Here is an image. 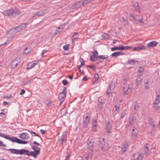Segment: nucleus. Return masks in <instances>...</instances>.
<instances>
[{
    "label": "nucleus",
    "instance_id": "f257e3e1",
    "mask_svg": "<svg viewBox=\"0 0 160 160\" xmlns=\"http://www.w3.org/2000/svg\"><path fill=\"white\" fill-rule=\"evenodd\" d=\"M2 13L5 16L14 17L19 15L21 13V12L18 10H13L11 8L8 10H4L3 12Z\"/></svg>",
    "mask_w": 160,
    "mask_h": 160
},
{
    "label": "nucleus",
    "instance_id": "f03ea898",
    "mask_svg": "<svg viewBox=\"0 0 160 160\" xmlns=\"http://www.w3.org/2000/svg\"><path fill=\"white\" fill-rule=\"evenodd\" d=\"M19 26L12 28L11 29L9 30L8 32L7 33L8 35L10 34H12V36L10 38V40L11 39L13 38V36L17 32H20L21 30V29L20 28Z\"/></svg>",
    "mask_w": 160,
    "mask_h": 160
},
{
    "label": "nucleus",
    "instance_id": "7ed1b4c3",
    "mask_svg": "<svg viewBox=\"0 0 160 160\" xmlns=\"http://www.w3.org/2000/svg\"><path fill=\"white\" fill-rule=\"evenodd\" d=\"M24 155H27L29 156H30L33 157L35 158L37 157V155H38L40 151H31L30 152L28 150L25 149Z\"/></svg>",
    "mask_w": 160,
    "mask_h": 160
},
{
    "label": "nucleus",
    "instance_id": "20e7f679",
    "mask_svg": "<svg viewBox=\"0 0 160 160\" xmlns=\"http://www.w3.org/2000/svg\"><path fill=\"white\" fill-rule=\"evenodd\" d=\"M90 118V114L88 113H86L83 116V125L84 127H86L88 124Z\"/></svg>",
    "mask_w": 160,
    "mask_h": 160
},
{
    "label": "nucleus",
    "instance_id": "39448f33",
    "mask_svg": "<svg viewBox=\"0 0 160 160\" xmlns=\"http://www.w3.org/2000/svg\"><path fill=\"white\" fill-rule=\"evenodd\" d=\"M10 151L11 153L12 154H24L25 149H16L11 148L8 149Z\"/></svg>",
    "mask_w": 160,
    "mask_h": 160
},
{
    "label": "nucleus",
    "instance_id": "423d86ee",
    "mask_svg": "<svg viewBox=\"0 0 160 160\" xmlns=\"http://www.w3.org/2000/svg\"><path fill=\"white\" fill-rule=\"evenodd\" d=\"M85 4L84 0H82L76 2L73 5L72 8L73 9L78 8Z\"/></svg>",
    "mask_w": 160,
    "mask_h": 160
},
{
    "label": "nucleus",
    "instance_id": "0eeeda50",
    "mask_svg": "<svg viewBox=\"0 0 160 160\" xmlns=\"http://www.w3.org/2000/svg\"><path fill=\"white\" fill-rule=\"evenodd\" d=\"M5 138L10 140L12 142L18 143L19 139L16 137H10L9 135L6 134Z\"/></svg>",
    "mask_w": 160,
    "mask_h": 160
},
{
    "label": "nucleus",
    "instance_id": "6e6552de",
    "mask_svg": "<svg viewBox=\"0 0 160 160\" xmlns=\"http://www.w3.org/2000/svg\"><path fill=\"white\" fill-rule=\"evenodd\" d=\"M93 142L89 141L88 143V148L90 150L89 152V155L92 156V150L93 149Z\"/></svg>",
    "mask_w": 160,
    "mask_h": 160
},
{
    "label": "nucleus",
    "instance_id": "1a4fd4ad",
    "mask_svg": "<svg viewBox=\"0 0 160 160\" xmlns=\"http://www.w3.org/2000/svg\"><path fill=\"white\" fill-rule=\"evenodd\" d=\"M21 61V59L19 58H16L11 63V66L13 68H16Z\"/></svg>",
    "mask_w": 160,
    "mask_h": 160
},
{
    "label": "nucleus",
    "instance_id": "9d476101",
    "mask_svg": "<svg viewBox=\"0 0 160 160\" xmlns=\"http://www.w3.org/2000/svg\"><path fill=\"white\" fill-rule=\"evenodd\" d=\"M65 98V94L63 93H60L58 95V98L60 103L59 105H60L62 102L64 100Z\"/></svg>",
    "mask_w": 160,
    "mask_h": 160
},
{
    "label": "nucleus",
    "instance_id": "9b49d317",
    "mask_svg": "<svg viewBox=\"0 0 160 160\" xmlns=\"http://www.w3.org/2000/svg\"><path fill=\"white\" fill-rule=\"evenodd\" d=\"M142 157L140 154H134L132 158V160H142Z\"/></svg>",
    "mask_w": 160,
    "mask_h": 160
},
{
    "label": "nucleus",
    "instance_id": "f8f14e48",
    "mask_svg": "<svg viewBox=\"0 0 160 160\" xmlns=\"http://www.w3.org/2000/svg\"><path fill=\"white\" fill-rule=\"evenodd\" d=\"M67 136L65 134H63L59 140V142L61 144L63 145L64 143L66 142L67 140Z\"/></svg>",
    "mask_w": 160,
    "mask_h": 160
},
{
    "label": "nucleus",
    "instance_id": "ddd939ff",
    "mask_svg": "<svg viewBox=\"0 0 160 160\" xmlns=\"http://www.w3.org/2000/svg\"><path fill=\"white\" fill-rule=\"evenodd\" d=\"M99 146V147L101 149H102L104 148L105 145V143L104 142V138H99L98 141Z\"/></svg>",
    "mask_w": 160,
    "mask_h": 160
},
{
    "label": "nucleus",
    "instance_id": "4468645a",
    "mask_svg": "<svg viewBox=\"0 0 160 160\" xmlns=\"http://www.w3.org/2000/svg\"><path fill=\"white\" fill-rule=\"evenodd\" d=\"M134 115L132 114H131L130 115L129 120V125H133L134 123Z\"/></svg>",
    "mask_w": 160,
    "mask_h": 160
},
{
    "label": "nucleus",
    "instance_id": "2eb2a0df",
    "mask_svg": "<svg viewBox=\"0 0 160 160\" xmlns=\"http://www.w3.org/2000/svg\"><path fill=\"white\" fill-rule=\"evenodd\" d=\"M128 63L129 65H137L138 61L134 59H130L128 60Z\"/></svg>",
    "mask_w": 160,
    "mask_h": 160
},
{
    "label": "nucleus",
    "instance_id": "dca6fc26",
    "mask_svg": "<svg viewBox=\"0 0 160 160\" xmlns=\"http://www.w3.org/2000/svg\"><path fill=\"white\" fill-rule=\"evenodd\" d=\"M27 135H28V134L23 132L21 134H19V137L20 138L23 140H25L26 139H27L29 138V137H27Z\"/></svg>",
    "mask_w": 160,
    "mask_h": 160
},
{
    "label": "nucleus",
    "instance_id": "f3484780",
    "mask_svg": "<svg viewBox=\"0 0 160 160\" xmlns=\"http://www.w3.org/2000/svg\"><path fill=\"white\" fill-rule=\"evenodd\" d=\"M147 48L144 45H142L141 46H138L133 48V50L134 51H138L141 50H146L147 49Z\"/></svg>",
    "mask_w": 160,
    "mask_h": 160
},
{
    "label": "nucleus",
    "instance_id": "a211bd4d",
    "mask_svg": "<svg viewBox=\"0 0 160 160\" xmlns=\"http://www.w3.org/2000/svg\"><path fill=\"white\" fill-rule=\"evenodd\" d=\"M158 43V42L155 41H153L149 42L147 46L148 47H153L156 46Z\"/></svg>",
    "mask_w": 160,
    "mask_h": 160
},
{
    "label": "nucleus",
    "instance_id": "6ab92c4d",
    "mask_svg": "<svg viewBox=\"0 0 160 160\" xmlns=\"http://www.w3.org/2000/svg\"><path fill=\"white\" fill-rule=\"evenodd\" d=\"M106 125L107 132L108 133H110V131L112 128V126L110 123L109 122H106Z\"/></svg>",
    "mask_w": 160,
    "mask_h": 160
},
{
    "label": "nucleus",
    "instance_id": "aec40b11",
    "mask_svg": "<svg viewBox=\"0 0 160 160\" xmlns=\"http://www.w3.org/2000/svg\"><path fill=\"white\" fill-rule=\"evenodd\" d=\"M138 133V131L137 129L135 130L134 129H132V136L133 139L136 138L137 137Z\"/></svg>",
    "mask_w": 160,
    "mask_h": 160
},
{
    "label": "nucleus",
    "instance_id": "412c9836",
    "mask_svg": "<svg viewBox=\"0 0 160 160\" xmlns=\"http://www.w3.org/2000/svg\"><path fill=\"white\" fill-rule=\"evenodd\" d=\"M121 46L119 47V50H127L131 48V47L128 46H123L122 45H120Z\"/></svg>",
    "mask_w": 160,
    "mask_h": 160
},
{
    "label": "nucleus",
    "instance_id": "4be33fe9",
    "mask_svg": "<svg viewBox=\"0 0 160 160\" xmlns=\"http://www.w3.org/2000/svg\"><path fill=\"white\" fill-rule=\"evenodd\" d=\"M98 58H97V56L94 53L92 52L91 55L90 60L92 61H95Z\"/></svg>",
    "mask_w": 160,
    "mask_h": 160
},
{
    "label": "nucleus",
    "instance_id": "5701e85b",
    "mask_svg": "<svg viewBox=\"0 0 160 160\" xmlns=\"http://www.w3.org/2000/svg\"><path fill=\"white\" fill-rule=\"evenodd\" d=\"M124 53L121 52H115L112 53L111 54V56L112 57H117V56L124 55Z\"/></svg>",
    "mask_w": 160,
    "mask_h": 160
},
{
    "label": "nucleus",
    "instance_id": "b1692460",
    "mask_svg": "<svg viewBox=\"0 0 160 160\" xmlns=\"http://www.w3.org/2000/svg\"><path fill=\"white\" fill-rule=\"evenodd\" d=\"M133 6L134 7L136 11L139 12H140V10L138 3V2H136L134 3L133 4Z\"/></svg>",
    "mask_w": 160,
    "mask_h": 160
},
{
    "label": "nucleus",
    "instance_id": "393cba45",
    "mask_svg": "<svg viewBox=\"0 0 160 160\" xmlns=\"http://www.w3.org/2000/svg\"><path fill=\"white\" fill-rule=\"evenodd\" d=\"M129 16L130 17V20L133 23L135 24L137 23L136 19L132 14H130Z\"/></svg>",
    "mask_w": 160,
    "mask_h": 160
},
{
    "label": "nucleus",
    "instance_id": "a878e982",
    "mask_svg": "<svg viewBox=\"0 0 160 160\" xmlns=\"http://www.w3.org/2000/svg\"><path fill=\"white\" fill-rule=\"evenodd\" d=\"M128 147V144L126 142L124 143L122 148V153L124 152L127 150Z\"/></svg>",
    "mask_w": 160,
    "mask_h": 160
},
{
    "label": "nucleus",
    "instance_id": "bb28decb",
    "mask_svg": "<svg viewBox=\"0 0 160 160\" xmlns=\"http://www.w3.org/2000/svg\"><path fill=\"white\" fill-rule=\"evenodd\" d=\"M149 123L150 126H152V129L153 130H155L156 129V127H155L152 120L151 118L149 120Z\"/></svg>",
    "mask_w": 160,
    "mask_h": 160
},
{
    "label": "nucleus",
    "instance_id": "cd10ccee",
    "mask_svg": "<svg viewBox=\"0 0 160 160\" xmlns=\"http://www.w3.org/2000/svg\"><path fill=\"white\" fill-rule=\"evenodd\" d=\"M123 91H124L123 94L125 95L127 94L129 92H131V89L129 87H128V88L124 87Z\"/></svg>",
    "mask_w": 160,
    "mask_h": 160
},
{
    "label": "nucleus",
    "instance_id": "c85d7f7f",
    "mask_svg": "<svg viewBox=\"0 0 160 160\" xmlns=\"http://www.w3.org/2000/svg\"><path fill=\"white\" fill-rule=\"evenodd\" d=\"M159 103L156 102H154L153 107L154 109L156 111H159L160 110V108L159 106L158 105V104Z\"/></svg>",
    "mask_w": 160,
    "mask_h": 160
},
{
    "label": "nucleus",
    "instance_id": "c756f323",
    "mask_svg": "<svg viewBox=\"0 0 160 160\" xmlns=\"http://www.w3.org/2000/svg\"><path fill=\"white\" fill-rule=\"evenodd\" d=\"M142 79V77L141 76H139L138 78L136 81L137 86L141 84Z\"/></svg>",
    "mask_w": 160,
    "mask_h": 160
},
{
    "label": "nucleus",
    "instance_id": "7c9ffc66",
    "mask_svg": "<svg viewBox=\"0 0 160 160\" xmlns=\"http://www.w3.org/2000/svg\"><path fill=\"white\" fill-rule=\"evenodd\" d=\"M150 145L148 144H146L145 146V151L147 155H148L149 153V148Z\"/></svg>",
    "mask_w": 160,
    "mask_h": 160
},
{
    "label": "nucleus",
    "instance_id": "2f4dec72",
    "mask_svg": "<svg viewBox=\"0 0 160 160\" xmlns=\"http://www.w3.org/2000/svg\"><path fill=\"white\" fill-rule=\"evenodd\" d=\"M25 130L28 131L31 134H34L35 136H36L38 137L39 138H40L41 139V140H42L41 137H40L37 133H36L35 132L31 130H30L25 129Z\"/></svg>",
    "mask_w": 160,
    "mask_h": 160
},
{
    "label": "nucleus",
    "instance_id": "473e14b6",
    "mask_svg": "<svg viewBox=\"0 0 160 160\" xmlns=\"http://www.w3.org/2000/svg\"><path fill=\"white\" fill-rule=\"evenodd\" d=\"M108 56L107 55H100L99 56H97V58H100L102 59H104L107 58Z\"/></svg>",
    "mask_w": 160,
    "mask_h": 160
},
{
    "label": "nucleus",
    "instance_id": "72a5a7b5",
    "mask_svg": "<svg viewBox=\"0 0 160 160\" xmlns=\"http://www.w3.org/2000/svg\"><path fill=\"white\" fill-rule=\"evenodd\" d=\"M37 63H33L31 65L28 64L27 68V69H30L33 67H34L37 64Z\"/></svg>",
    "mask_w": 160,
    "mask_h": 160
},
{
    "label": "nucleus",
    "instance_id": "f704fd0d",
    "mask_svg": "<svg viewBox=\"0 0 160 160\" xmlns=\"http://www.w3.org/2000/svg\"><path fill=\"white\" fill-rule=\"evenodd\" d=\"M28 24V23H25L21 24V25H19V27H20V28L21 29V30L24 29L26 28V25Z\"/></svg>",
    "mask_w": 160,
    "mask_h": 160
},
{
    "label": "nucleus",
    "instance_id": "c9c22d12",
    "mask_svg": "<svg viewBox=\"0 0 160 160\" xmlns=\"http://www.w3.org/2000/svg\"><path fill=\"white\" fill-rule=\"evenodd\" d=\"M31 48H26L23 51V52L25 54H27L31 51Z\"/></svg>",
    "mask_w": 160,
    "mask_h": 160
},
{
    "label": "nucleus",
    "instance_id": "e433bc0d",
    "mask_svg": "<svg viewBox=\"0 0 160 160\" xmlns=\"http://www.w3.org/2000/svg\"><path fill=\"white\" fill-rule=\"evenodd\" d=\"M31 148L34 151H40L39 148L38 147L35 145H32Z\"/></svg>",
    "mask_w": 160,
    "mask_h": 160
},
{
    "label": "nucleus",
    "instance_id": "4c0bfd02",
    "mask_svg": "<svg viewBox=\"0 0 160 160\" xmlns=\"http://www.w3.org/2000/svg\"><path fill=\"white\" fill-rule=\"evenodd\" d=\"M92 127L94 128V127L98 126L97 121L96 119L93 120L92 122Z\"/></svg>",
    "mask_w": 160,
    "mask_h": 160
},
{
    "label": "nucleus",
    "instance_id": "58836bf2",
    "mask_svg": "<svg viewBox=\"0 0 160 160\" xmlns=\"http://www.w3.org/2000/svg\"><path fill=\"white\" fill-rule=\"evenodd\" d=\"M32 80V79L28 80L26 81H23L22 83V85H26L28 83H29Z\"/></svg>",
    "mask_w": 160,
    "mask_h": 160
},
{
    "label": "nucleus",
    "instance_id": "ea45409f",
    "mask_svg": "<svg viewBox=\"0 0 160 160\" xmlns=\"http://www.w3.org/2000/svg\"><path fill=\"white\" fill-rule=\"evenodd\" d=\"M115 87V84L113 82H111L109 84V88H111V89H113Z\"/></svg>",
    "mask_w": 160,
    "mask_h": 160
},
{
    "label": "nucleus",
    "instance_id": "a19ab883",
    "mask_svg": "<svg viewBox=\"0 0 160 160\" xmlns=\"http://www.w3.org/2000/svg\"><path fill=\"white\" fill-rule=\"evenodd\" d=\"M28 143V141H23L19 139L18 143L20 144H26Z\"/></svg>",
    "mask_w": 160,
    "mask_h": 160
},
{
    "label": "nucleus",
    "instance_id": "79ce46f5",
    "mask_svg": "<svg viewBox=\"0 0 160 160\" xmlns=\"http://www.w3.org/2000/svg\"><path fill=\"white\" fill-rule=\"evenodd\" d=\"M42 15V12L40 11H38L37 12L34 16L33 17L37 16H40Z\"/></svg>",
    "mask_w": 160,
    "mask_h": 160
},
{
    "label": "nucleus",
    "instance_id": "37998d69",
    "mask_svg": "<svg viewBox=\"0 0 160 160\" xmlns=\"http://www.w3.org/2000/svg\"><path fill=\"white\" fill-rule=\"evenodd\" d=\"M138 104L137 102H135L134 104V109L136 110H137L139 109Z\"/></svg>",
    "mask_w": 160,
    "mask_h": 160
},
{
    "label": "nucleus",
    "instance_id": "c03bdc74",
    "mask_svg": "<svg viewBox=\"0 0 160 160\" xmlns=\"http://www.w3.org/2000/svg\"><path fill=\"white\" fill-rule=\"evenodd\" d=\"M155 102H156L159 103L160 102V94L159 95H157L156 98Z\"/></svg>",
    "mask_w": 160,
    "mask_h": 160
},
{
    "label": "nucleus",
    "instance_id": "a18cd8bd",
    "mask_svg": "<svg viewBox=\"0 0 160 160\" xmlns=\"http://www.w3.org/2000/svg\"><path fill=\"white\" fill-rule=\"evenodd\" d=\"M112 51L119 50V47L115 46L111 48Z\"/></svg>",
    "mask_w": 160,
    "mask_h": 160
},
{
    "label": "nucleus",
    "instance_id": "49530a36",
    "mask_svg": "<svg viewBox=\"0 0 160 160\" xmlns=\"http://www.w3.org/2000/svg\"><path fill=\"white\" fill-rule=\"evenodd\" d=\"M113 89L109 88L107 90V94L109 95L110 93H112Z\"/></svg>",
    "mask_w": 160,
    "mask_h": 160
},
{
    "label": "nucleus",
    "instance_id": "de8ad7c7",
    "mask_svg": "<svg viewBox=\"0 0 160 160\" xmlns=\"http://www.w3.org/2000/svg\"><path fill=\"white\" fill-rule=\"evenodd\" d=\"M114 107H115V110L116 111H117L118 112L119 111V106L117 105H115L114 106Z\"/></svg>",
    "mask_w": 160,
    "mask_h": 160
},
{
    "label": "nucleus",
    "instance_id": "09e8293b",
    "mask_svg": "<svg viewBox=\"0 0 160 160\" xmlns=\"http://www.w3.org/2000/svg\"><path fill=\"white\" fill-rule=\"evenodd\" d=\"M122 21L125 22L126 24H127L128 23V21L126 18L122 17Z\"/></svg>",
    "mask_w": 160,
    "mask_h": 160
},
{
    "label": "nucleus",
    "instance_id": "8fccbe9b",
    "mask_svg": "<svg viewBox=\"0 0 160 160\" xmlns=\"http://www.w3.org/2000/svg\"><path fill=\"white\" fill-rule=\"evenodd\" d=\"M80 59L81 60H80V61L81 62V64L80 65H81V66H82V65H84V60H83V59L81 58H80Z\"/></svg>",
    "mask_w": 160,
    "mask_h": 160
},
{
    "label": "nucleus",
    "instance_id": "3c124183",
    "mask_svg": "<svg viewBox=\"0 0 160 160\" xmlns=\"http://www.w3.org/2000/svg\"><path fill=\"white\" fill-rule=\"evenodd\" d=\"M98 101L99 103H101V104H103L105 102L104 100L101 99L100 98H99L98 99Z\"/></svg>",
    "mask_w": 160,
    "mask_h": 160
},
{
    "label": "nucleus",
    "instance_id": "603ef678",
    "mask_svg": "<svg viewBox=\"0 0 160 160\" xmlns=\"http://www.w3.org/2000/svg\"><path fill=\"white\" fill-rule=\"evenodd\" d=\"M102 36L105 39L108 38L109 37L108 35L106 33H104L102 35Z\"/></svg>",
    "mask_w": 160,
    "mask_h": 160
},
{
    "label": "nucleus",
    "instance_id": "864d4df0",
    "mask_svg": "<svg viewBox=\"0 0 160 160\" xmlns=\"http://www.w3.org/2000/svg\"><path fill=\"white\" fill-rule=\"evenodd\" d=\"M68 83V82L67 80H64L62 81V83L64 85H66Z\"/></svg>",
    "mask_w": 160,
    "mask_h": 160
},
{
    "label": "nucleus",
    "instance_id": "5fc2aeb1",
    "mask_svg": "<svg viewBox=\"0 0 160 160\" xmlns=\"http://www.w3.org/2000/svg\"><path fill=\"white\" fill-rule=\"evenodd\" d=\"M78 36H74L73 37H72L71 39L72 43L73 42L75 39H77L78 38Z\"/></svg>",
    "mask_w": 160,
    "mask_h": 160
},
{
    "label": "nucleus",
    "instance_id": "6e6d98bb",
    "mask_svg": "<svg viewBox=\"0 0 160 160\" xmlns=\"http://www.w3.org/2000/svg\"><path fill=\"white\" fill-rule=\"evenodd\" d=\"M144 70V69L143 68L140 67L139 68V69L138 70V72H142Z\"/></svg>",
    "mask_w": 160,
    "mask_h": 160
},
{
    "label": "nucleus",
    "instance_id": "4d7b16f0",
    "mask_svg": "<svg viewBox=\"0 0 160 160\" xmlns=\"http://www.w3.org/2000/svg\"><path fill=\"white\" fill-rule=\"evenodd\" d=\"M142 18H140L138 20V21L139 22L141 23H144V22L143 21L142 17L141 16Z\"/></svg>",
    "mask_w": 160,
    "mask_h": 160
},
{
    "label": "nucleus",
    "instance_id": "13d9d810",
    "mask_svg": "<svg viewBox=\"0 0 160 160\" xmlns=\"http://www.w3.org/2000/svg\"><path fill=\"white\" fill-rule=\"evenodd\" d=\"M68 45H65L63 46V48L65 50H67L68 48Z\"/></svg>",
    "mask_w": 160,
    "mask_h": 160
},
{
    "label": "nucleus",
    "instance_id": "bf43d9fd",
    "mask_svg": "<svg viewBox=\"0 0 160 160\" xmlns=\"http://www.w3.org/2000/svg\"><path fill=\"white\" fill-rule=\"evenodd\" d=\"M25 92V91L24 89H22L20 92L19 93L20 95H22Z\"/></svg>",
    "mask_w": 160,
    "mask_h": 160
},
{
    "label": "nucleus",
    "instance_id": "052dcab7",
    "mask_svg": "<svg viewBox=\"0 0 160 160\" xmlns=\"http://www.w3.org/2000/svg\"><path fill=\"white\" fill-rule=\"evenodd\" d=\"M67 92V88L64 87L62 90V91L61 93H63V94H65Z\"/></svg>",
    "mask_w": 160,
    "mask_h": 160
},
{
    "label": "nucleus",
    "instance_id": "680f3d73",
    "mask_svg": "<svg viewBox=\"0 0 160 160\" xmlns=\"http://www.w3.org/2000/svg\"><path fill=\"white\" fill-rule=\"evenodd\" d=\"M94 78L96 79V80H98L99 78V75L98 74H95Z\"/></svg>",
    "mask_w": 160,
    "mask_h": 160
},
{
    "label": "nucleus",
    "instance_id": "e2e57ef3",
    "mask_svg": "<svg viewBox=\"0 0 160 160\" xmlns=\"http://www.w3.org/2000/svg\"><path fill=\"white\" fill-rule=\"evenodd\" d=\"M6 145L5 144H3V142L2 141H0V146H3V147H6Z\"/></svg>",
    "mask_w": 160,
    "mask_h": 160
},
{
    "label": "nucleus",
    "instance_id": "0e129e2a",
    "mask_svg": "<svg viewBox=\"0 0 160 160\" xmlns=\"http://www.w3.org/2000/svg\"><path fill=\"white\" fill-rule=\"evenodd\" d=\"M60 27H59L57 29H56V33H57V32H59L61 31L62 30V29L63 28H61V30H59L60 29Z\"/></svg>",
    "mask_w": 160,
    "mask_h": 160
},
{
    "label": "nucleus",
    "instance_id": "69168bd1",
    "mask_svg": "<svg viewBox=\"0 0 160 160\" xmlns=\"http://www.w3.org/2000/svg\"><path fill=\"white\" fill-rule=\"evenodd\" d=\"M98 106L99 108L101 109L102 107V104H101V103H99L98 104Z\"/></svg>",
    "mask_w": 160,
    "mask_h": 160
},
{
    "label": "nucleus",
    "instance_id": "338daca9",
    "mask_svg": "<svg viewBox=\"0 0 160 160\" xmlns=\"http://www.w3.org/2000/svg\"><path fill=\"white\" fill-rule=\"evenodd\" d=\"M40 132L42 135H44L45 133V131L43 129H41L40 130Z\"/></svg>",
    "mask_w": 160,
    "mask_h": 160
},
{
    "label": "nucleus",
    "instance_id": "774afa93",
    "mask_svg": "<svg viewBox=\"0 0 160 160\" xmlns=\"http://www.w3.org/2000/svg\"><path fill=\"white\" fill-rule=\"evenodd\" d=\"M89 68H91L92 69H95V66L93 65H90L88 66Z\"/></svg>",
    "mask_w": 160,
    "mask_h": 160
}]
</instances>
